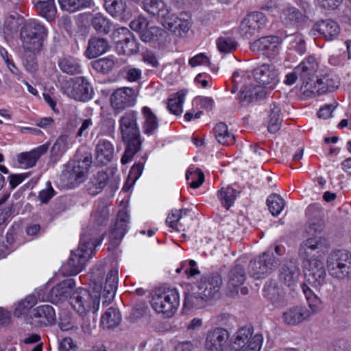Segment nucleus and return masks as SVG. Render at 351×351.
Instances as JSON below:
<instances>
[{
	"instance_id": "obj_50",
	"label": "nucleus",
	"mask_w": 351,
	"mask_h": 351,
	"mask_svg": "<svg viewBox=\"0 0 351 351\" xmlns=\"http://www.w3.org/2000/svg\"><path fill=\"white\" fill-rule=\"evenodd\" d=\"M109 179L108 174L105 171H99L93 182V187L88 189L89 193L92 195L99 193L107 184Z\"/></svg>"
},
{
	"instance_id": "obj_35",
	"label": "nucleus",
	"mask_w": 351,
	"mask_h": 351,
	"mask_svg": "<svg viewBox=\"0 0 351 351\" xmlns=\"http://www.w3.org/2000/svg\"><path fill=\"white\" fill-rule=\"evenodd\" d=\"M95 32L101 35H107L114 27V23L101 13L93 14L90 21Z\"/></svg>"
},
{
	"instance_id": "obj_6",
	"label": "nucleus",
	"mask_w": 351,
	"mask_h": 351,
	"mask_svg": "<svg viewBox=\"0 0 351 351\" xmlns=\"http://www.w3.org/2000/svg\"><path fill=\"white\" fill-rule=\"evenodd\" d=\"M46 28L36 20L27 21L21 27L20 39L23 47L29 51H39L47 36Z\"/></svg>"
},
{
	"instance_id": "obj_26",
	"label": "nucleus",
	"mask_w": 351,
	"mask_h": 351,
	"mask_svg": "<svg viewBox=\"0 0 351 351\" xmlns=\"http://www.w3.org/2000/svg\"><path fill=\"white\" fill-rule=\"evenodd\" d=\"M311 317V312L302 306L289 308L282 314V321L289 326H297Z\"/></svg>"
},
{
	"instance_id": "obj_14",
	"label": "nucleus",
	"mask_w": 351,
	"mask_h": 351,
	"mask_svg": "<svg viewBox=\"0 0 351 351\" xmlns=\"http://www.w3.org/2000/svg\"><path fill=\"white\" fill-rule=\"evenodd\" d=\"M263 295L276 308H282L288 304L285 292L275 280L266 281L263 288Z\"/></svg>"
},
{
	"instance_id": "obj_12",
	"label": "nucleus",
	"mask_w": 351,
	"mask_h": 351,
	"mask_svg": "<svg viewBox=\"0 0 351 351\" xmlns=\"http://www.w3.org/2000/svg\"><path fill=\"white\" fill-rule=\"evenodd\" d=\"M222 285V279L218 274H212L202 276L196 282V289L208 301L217 298Z\"/></svg>"
},
{
	"instance_id": "obj_30",
	"label": "nucleus",
	"mask_w": 351,
	"mask_h": 351,
	"mask_svg": "<svg viewBox=\"0 0 351 351\" xmlns=\"http://www.w3.org/2000/svg\"><path fill=\"white\" fill-rule=\"evenodd\" d=\"M109 48V43L106 38L94 36L88 40L84 55L87 58L93 59L105 53Z\"/></svg>"
},
{
	"instance_id": "obj_16",
	"label": "nucleus",
	"mask_w": 351,
	"mask_h": 351,
	"mask_svg": "<svg viewBox=\"0 0 351 351\" xmlns=\"http://www.w3.org/2000/svg\"><path fill=\"white\" fill-rule=\"evenodd\" d=\"M92 217L94 221L93 227L87 228L82 234H86L91 239H94L95 238L101 241L103 237H98L97 236L101 228L105 227L108 224L109 220V208L108 206L104 203L98 204Z\"/></svg>"
},
{
	"instance_id": "obj_64",
	"label": "nucleus",
	"mask_w": 351,
	"mask_h": 351,
	"mask_svg": "<svg viewBox=\"0 0 351 351\" xmlns=\"http://www.w3.org/2000/svg\"><path fill=\"white\" fill-rule=\"evenodd\" d=\"M142 60L152 67L157 68L159 66L158 58L152 51H146L142 53Z\"/></svg>"
},
{
	"instance_id": "obj_54",
	"label": "nucleus",
	"mask_w": 351,
	"mask_h": 351,
	"mask_svg": "<svg viewBox=\"0 0 351 351\" xmlns=\"http://www.w3.org/2000/svg\"><path fill=\"white\" fill-rule=\"evenodd\" d=\"M189 213V210L187 208L172 211L171 213L168 215L166 223H168L170 227L175 229L181 218L183 216L187 215Z\"/></svg>"
},
{
	"instance_id": "obj_38",
	"label": "nucleus",
	"mask_w": 351,
	"mask_h": 351,
	"mask_svg": "<svg viewBox=\"0 0 351 351\" xmlns=\"http://www.w3.org/2000/svg\"><path fill=\"white\" fill-rule=\"evenodd\" d=\"M34 6L37 13L47 21L55 18L57 10L54 0H37Z\"/></svg>"
},
{
	"instance_id": "obj_55",
	"label": "nucleus",
	"mask_w": 351,
	"mask_h": 351,
	"mask_svg": "<svg viewBox=\"0 0 351 351\" xmlns=\"http://www.w3.org/2000/svg\"><path fill=\"white\" fill-rule=\"evenodd\" d=\"M191 177H193V180L190 183V186L193 189L199 187L204 181V175L203 172L199 169L193 171L188 170L186 173V178L188 180H189Z\"/></svg>"
},
{
	"instance_id": "obj_45",
	"label": "nucleus",
	"mask_w": 351,
	"mask_h": 351,
	"mask_svg": "<svg viewBox=\"0 0 351 351\" xmlns=\"http://www.w3.org/2000/svg\"><path fill=\"white\" fill-rule=\"evenodd\" d=\"M214 133L220 144L230 145L235 141V136L228 132V126L223 122H220L215 125Z\"/></svg>"
},
{
	"instance_id": "obj_43",
	"label": "nucleus",
	"mask_w": 351,
	"mask_h": 351,
	"mask_svg": "<svg viewBox=\"0 0 351 351\" xmlns=\"http://www.w3.org/2000/svg\"><path fill=\"white\" fill-rule=\"evenodd\" d=\"M121 321V315L117 308L110 307L102 315L101 324L104 328H114L119 325Z\"/></svg>"
},
{
	"instance_id": "obj_61",
	"label": "nucleus",
	"mask_w": 351,
	"mask_h": 351,
	"mask_svg": "<svg viewBox=\"0 0 351 351\" xmlns=\"http://www.w3.org/2000/svg\"><path fill=\"white\" fill-rule=\"evenodd\" d=\"M263 343V337L261 334H256L249 338L246 351H259Z\"/></svg>"
},
{
	"instance_id": "obj_42",
	"label": "nucleus",
	"mask_w": 351,
	"mask_h": 351,
	"mask_svg": "<svg viewBox=\"0 0 351 351\" xmlns=\"http://www.w3.org/2000/svg\"><path fill=\"white\" fill-rule=\"evenodd\" d=\"M58 66L62 72L68 75H77L82 73L79 61L71 56L60 58L58 61Z\"/></svg>"
},
{
	"instance_id": "obj_40",
	"label": "nucleus",
	"mask_w": 351,
	"mask_h": 351,
	"mask_svg": "<svg viewBox=\"0 0 351 351\" xmlns=\"http://www.w3.org/2000/svg\"><path fill=\"white\" fill-rule=\"evenodd\" d=\"M60 8L69 12H75L90 8L95 5L93 0H58Z\"/></svg>"
},
{
	"instance_id": "obj_5",
	"label": "nucleus",
	"mask_w": 351,
	"mask_h": 351,
	"mask_svg": "<svg viewBox=\"0 0 351 351\" xmlns=\"http://www.w3.org/2000/svg\"><path fill=\"white\" fill-rule=\"evenodd\" d=\"M150 304L156 312L162 313L166 317H171L179 306L178 291L176 289H156L152 293Z\"/></svg>"
},
{
	"instance_id": "obj_23",
	"label": "nucleus",
	"mask_w": 351,
	"mask_h": 351,
	"mask_svg": "<svg viewBox=\"0 0 351 351\" xmlns=\"http://www.w3.org/2000/svg\"><path fill=\"white\" fill-rule=\"evenodd\" d=\"M269 94L268 88L262 85L246 86L239 92V100L242 105H247L253 101H260Z\"/></svg>"
},
{
	"instance_id": "obj_21",
	"label": "nucleus",
	"mask_w": 351,
	"mask_h": 351,
	"mask_svg": "<svg viewBox=\"0 0 351 351\" xmlns=\"http://www.w3.org/2000/svg\"><path fill=\"white\" fill-rule=\"evenodd\" d=\"M279 44L280 39L278 36H268L253 42L250 49L254 52H262L269 57H274L278 51Z\"/></svg>"
},
{
	"instance_id": "obj_27",
	"label": "nucleus",
	"mask_w": 351,
	"mask_h": 351,
	"mask_svg": "<svg viewBox=\"0 0 351 351\" xmlns=\"http://www.w3.org/2000/svg\"><path fill=\"white\" fill-rule=\"evenodd\" d=\"M328 247L327 240L322 237H311L305 240L300 245L299 254L305 259H308L312 252L317 250L324 252Z\"/></svg>"
},
{
	"instance_id": "obj_56",
	"label": "nucleus",
	"mask_w": 351,
	"mask_h": 351,
	"mask_svg": "<svg viewBox=\"0 0 351 351\" xmlns=\"http://www.w3.org/2000/svg\"><path fill=\"white\" fill-rule=\"evenodd\" d=\"M160 19L162 20V24L165 28L173 32L177 31L178 26H179L178 23H180V19L177 16L169 12L168 15H166L165 17H161Z\"/></svg>"
},
{
	"instance_id": "obj_3",
	"label": "nucleus",
	"mask_w": 351,
	"mask_h": 351,
	"mask_svg": "<svg viewBox=\"0 0 351 351\" xmlns=\"http://www.w3.org/2000/svg\"><path fill=\"white\" fill-rule=\"evenodd\" d=\"M101 240L91 239L82 234L77 251H72L67 263L62 266V272L67 276H73L80 273L85 266L86 261L95 253V247L100 245Z\"/></svg>"
},
{
	"instance_id": "obj_48",
	"label": "nucleus",
	"mask_w": 351,
	"mask_h": 351,
	"mask_svg": "<svg viewBox=\"0 0 351 351\" xmlns=\"http://www.w3.org/2000/svg\"><path fill=\"white\" fill-rule=\"evenodd\" d=\"M114 66L111 58H103L91 62L92 68L97 73L106 75L109 73Z\"/></svg>"
},
{
	"instance_id": "obj_34",
	"label": "nucleus",
	"mask_w": 351,
	"mask_h": 351,
	"mask_svg": "<svg viewBox=\"0 0 351 351\" xmlns=\"http://www.w3.org/2000/svg\"><path fill=\"white\" fill-rule=\"evenodd\" d=\"M106 10L113 17L123 19L130 16V12L125 0H105Z\"/></svg>"
},
{
	"instance_id": "obj_33",
	"label": "nucleus",
	"mask_w": 351,
	"mask_h": 351,
	"mask_svg": "<svg viewBox=\"0 0 351 351\" xmlns=\"http://www.w3.org/2000/svg\"><path fill=\"white\" fill-rule=\"evenodd\" d=\"M128 220L129 215L126 211H119L114 228L110 233V239L115 240L116 244L119 243L127 232Z\"/></svg>"
},
{
	"instance_id": "obj_47",
	"label": "nucleus",
	"mask_w": 351,
	"mask_h": 351,
	"mask_svg": "<svg viewBox=\"0 0 351 351\" xmlns=\"http://www.w3.org/2000/svg\"><path fill=\"white\" fill-rule=\"evenodd\" d=\"M239 192L231 186L222 187L218 191V197L221 204L227 210L233 204Z\"/></svg>"
},
{
	"instance_id": "obj_60",
	"label": "nucleus",
	"mask_w": 351,
	"mask_h": 351,
	"mask_svg": "<svg viewBox=\"0 0 351 351\" xmlns=\"http://www.w3.org/2000/svg\"><path fill=\"white\" fill-rule=\"evenodd\" d=\"M146 161V157L143 156L141 160L135 163L131 168L129 176L135 182L141 175L144 169V164Z\"/></svg>"
},
{
	"instance_id": "obj_57",
	"label": "nucleus",
	"mask_w": 351,
	"mask_h": 351,
	"mask_svg": "<svg viewBox=\"0 0 351 351\" xmlns=\"http://www.w3.org/2000/svg\"><path fill=\"white\" fill-rule=\"evenodd\" d=\"M286 20L290 24H300L304 21V15L298 9L291 8L287 10Z\"/></svg>"
},
{
	"instance_id": "obj_52",
	"label": "nucleus",
	"mask_w": 351,
	"mask_h": 351,
	"mask_svg": "<svg viewBox=\"0 0 351 351\" xmlns=\"http://www.w3.org/2000/svg\"><path fill=\"white\" fill-rule=\"evenodd\" d=\"M185 93L180 91L177 93L174 98L169 99L168 108L169 111L176 114L179 115L182 112V104L184 103Z\"/></svg>"
},
{
	"instance_id": "obj_8",
	"label": "nucleus",
	"mask_w": 351,
	"mask_h": 351,
	"mask_svg": "<svg viewBox=\"0 0 351 351\" xmlns=\"http://www.w3.org/2000/svg\"><path fill=\"white\" fill-rule=\"evenodd\" d=\"M63 93L69 97L86 102L92 99L94 91L90 82L84 77H77L67 81L62 87Z\"/></svg>"
},
{
	"instance_id": "obj_28",
	"label": "nucleus",
	"mask_w": 351,
	"mask_h": 351,
	"mask_svg": "<svg viewBox=\"0 0 351 351\" xmlns=\"http://www.w3.org/2000/svg\"><path fill=\"white\" fill-rule=\"evenodd\" d=\"M311 32L313 35L318 32L326 40H332L335 39L340 32L338 24L330 19L317 22L312 27Z\"/></svg>"
},
{
	"instance_id": "obj_36",
	"label": "nucleus",
	"mask_w": 351,
	"mask_h": 351,
	"mask_svg": "<svg viewBox=\"0 0 351 351\" xmlns=\"http://www.w3.org/2000/svg\"><path fill=\"white\" fill-rule=\"evenodd\" d=\"M143 8L149 15L160 19L169 14V8L163 0H143Z\"/></svg>"
},
{
	"instance_id": "obj_13",
	"label": "nucleus",
	"mask_w": 351,
	"mask_h": 351,
	"mask_svg": "<svg viewBox=\"0 0 351 351\" xmlns=\"http://www.w3.org/2000/svg\"><path fill=\"white\" fill-rule=\"evenodd\" d=\"M266 22L267 19L265 14L261 12H254L247 14L239 26L241 36L245 39L250 38L259 32Z\"/></svg>"
},
{
	"instance_id": "obj_20",
	"label": "nucleus",
	"mask_w": 351,
	"mask_h": 351,
	"mask_svg": "<svg viewBox=\"0 0 351 351\" xmlns=\"http://www.w3.org/2000/svg\"><path fill=\"white\" fill-rule=\"evenodd\" d=\"M97 268H102L104 272V275H105L104 267L103 266H99L95 267L93 269L94 271L95 269ZM104 276H103V279L101 280L102 283V289L101 291H99V294L101 295V297L104 298L103 304L106 305L109 304L115 295V292L117 289L118 285V270L117 269H111L106 275L105 278V283L104 285Z\"/></svg>"
},
{
	"instance_id": "obj_58",
	"label": "nucleus",
	"mask_w": 351,
	"mask_h": 351,
	"mask_svg": "<svg viewBox=\"0 0 351 351\" xmlns=\"http://www.w3.org/2000/svg\"><path fill=\"white\" fill-rule=\"evenodd\" d=\"M141 70L130 66H125L123 69V77L130 82H137L141 77Z\"/></svg>"
},
{
	"instance_id": "obj_46",
	"label": "nucleus",
	"mask_w": 351,
	"mask_h": 351,
	"mask_svg": "<svg viewBox=\"0 0 351 351\" xmlns=\"http://www.w3.org/2000/svg\"><path fill=\"white\" fill-rule=\"evenodd\" d=\"M246 279L245 267L237 263L230 270L228 274V283L230 285L237 287L243 284Z\"/></svg>"
},
{
	"instance_id": "obj_53",
	"label": "nucleus",
	"mask_w": 351,
	"mask_h": 351,
	"mask_svg": "<svg viewBox=\"0 0 351 351\" xmlns=\"http://www.w3.org/2000/svg\"><path fill=\"white\" fill-rule=\"evenodd\" d=\"M218 49L223 53H231L237 47V43L230 37H220L217 42Z\"/></svg>"
},
{
	"instance_id": "obj_1",
	"label": "nucleus",
	"mask_w": 351,
	"mask_h": 351,
	"mask_svg": "<svg viewBox=\"0 0 351 351\" xmlns=\"http://www.w3.org/2000/svg\"><path fill=\"white\" fill-rule=\"evenodd\" d=\"M104 271L102 268H97L91 274L90 282L93 291L90 293L84 289H80L71 296V304L73 308L82 317L87 315L88 313L93 311V324L95 327V317L94 314L98 311L101 295L99 291L102 289L101 280Z\"/></svg>"
},
{
	"instance_id": "obj_9",
	"label": "nucleus",
	"mask_w": 351,
	"mask_h": 351,
	"mask_svg": "<svg viewBox=\"0 0 351 351\" xmlns=\"http://www.w3.org/2000/svg\"><path fill=\"white\" fill-rule=\"evenodd\" d=\"M138 90L133 88H118L110 97V106L115 114L123 112L128 108L135 105Z\"/></svg>"
},
{
	"instance_id": "obj_49",
	"label": "nucleus",
	"mask_w": 351,
	"mask_h": 351,
	"mask_svg": "<svg viewBox=\"0 0 351 351\" xmlns=\"http://www.w3.org/2000/svg\"><path fill=\"white\" fill-rule=\"evenodd\" d=\"M271 213L274 216L278 215L285 206V202L280 195L272 194L267 200Z\"/></svg>"
},
{
	"instance_id": "obj_62",
	"label": "nucleus",
	"mask_w": 351,
	"mask_h": 351,
	"mask_svg": "<svg viewBox=\"0 0 351 351\" xmlns=\"http://www.w3.org/2000/svg\"><path fill=\"white\" fill-rule=\"evenodd\" d=\"M63 147L60 141L58 140L52 146L51 149L50 160L53 163L56 162L60 160V157L63 154Z\"/></svg>"
},
{
	"instance_id": "obj_59",
	"label": "nucleus",
	"mask_w": 351,
	"mask_h": 351,
	"mask_svg": "<svg viewBox=\"0 0 351 351\" xmlns=\"http://www.w3.org/2000/svg\"><path fill=\"white\" fill-rule=\"evenodd\" d=\"M149 22L145 17L139 16L130 23V27L132 30L138 32L140 36L149 26Z\"/></svg>"
},
{
	"instance_id": "obj_29",
	"label": "nucleus",
	"mask_w": 351,
	"mask_h": 351,
	"mask_svg": "<svg viewBox=\"0 0 351 351\" xmlns=\"http://www.w3.org/2000/svg\"><path fill=\"white\" fill-rule=\"evenodd\" d=\"M120 30L124 35V38L117 42V49L119 53L128 56L136 53L138 47L133 34L125 27H121Z\"/></svg>"
},
{
	"instance_id": "obj_2",
	"label": "nucleus",
	"mask_w": 351,
	"mask_h": 351,
	"mask_svg": "<svg viewBox=\"0 0 351 351\" xmlns=\"http://www.w3.org/2000/svg\"><path fill=\"white\" fill-rule=\"evenodd\" d=\"M138 112L128 110L119 119V130L125 144V150L121 157L122 164L129 162L134 156L141 150L142 140L137 123Z\"/></svg>"
},
{
	"instance_id": "obj_15",
	"label": "nucleus",
	"mask_w": 351,
	"mask_h": 351,
	"mask_svg": "<svg viewBox=\"0 0 351 351\" xmlns=\"http://www.w3.org/2000/svg\"><path fill=\"white\" fill-rule=\"evenodd\" d=\"M300 269L295 259L284 260L278 269L279 280L285 286L294 287L298 281Z\"/></svg>"
},
{
	"instance_id": "obj_11",
	"label": "nucleus",
	"mask_w": 351,
	"mask_h": 351,
	"mask_svg": "<svg viewBox=\"0 0 351 351\" xmlns=\"http://www.w3.org/2000/svg\"><path fill=\"white\" fill-rule=\"evenodd\" d=\"M317 70L318 64L313 57L307 58L296 66V73L299 74V77L302 82L301 90L304 94L308 95L311 90L309 87L315 82L314 79Z\"/></svg>"
},
{
	"instance_id": "obj_51",
	"label": "nucleus",
	"mask_w": 351,
	"mask_h": 351,
	"mask_svg": "<svg viewBox=\"0 0 351 351\" xmlns=\"http://www.w3.org/2000/svg\"><path fill=\"white\" fill-rule=\"evenodd\" d=\"M37 303V298L33 295L27 296L24 300H21L17 305L14 311L16 317H21L26 313V312L32 308Z\"/></svg>"
},
{
	"instance_id": "obj_24",
	"label": "nucleus",
	"mask_w": 351,
	"mask_h": 351,
	"mask_svg": "<svg viewBox=\"0 0 351 351\" xmlns=\"http://www.w3.org/2000/svg\"><path fill=\"white\" fill-rule=\"evenodd\" d=\"M114 154L112 143L108 140L100 139L95 146V162L99 166L107 165L113 160Z\"/></svg>"
},
{
	"instance_id": "obj_19",
	"label": "nucleus",
	"mask_w": 351,
	"mask_h": 351,
	"mask_svg": "<svg viewBox=\"0 0 351 351\" xmlns=\"http://www.w3.org/2000/svg\"><path fill=\"white\" fill-rule=\"evenodd\" d=\"M229 332L221 327L208 331L205 340V348L208 351H223L229 339Z\"/></svg>"
},
{
	"instance_id": "obj_17",
	"label": "nucleus",
	"mask_w": 351,
	"mask_h": 351,
	"mask_svg": "<svg viewBox=\"0 0 351 351\" xmlns=\"http://www.w3.org/2000/svg\"><path fill=\"white\" fill-rule=\"evenodd\" d=\"M340 81L337 75L328 73L317 78L313 85L310 86L311 90L308 95L319 96L327 93L335 91L339 88Z\"/></svg>"
},
{
	"instance_id": "obj_39",
	"label": "nucleus",
	"mask_w": 351,
	"mask_h": 351,
	"mask_svg": "<svg viewBox=\"0 0 351 351\" xmlns=\"http://www.w3.org/2000/svg\"><path fill=\"white\" fill-rule=\"evenodd\" d=\"M141 112L144 119L142 125L143 132L147 135H152L158 127L157 117L147 106L143 107Z\"/></svg>"
},
{
	"instance_id": "obj_22",
	"label": "nucleus",
	"mask_w": 351,
	"mask_h": 351,
	"mask_svg": "<svg viewBox=\"0 0 351 351\" xmlns=\"http://www.w3.org/2000/svg\"><path fill=\"white\" fill-rule=\"evenodd\" d=\"M29 317L39 326H47L55 324L56 313L50 305H42L29 312Z\"/></svg>"
},
{
	"instance_id": "obj_7",
	"label": "nucleus",
	"mask_w": 351,
	"mask_h": 351,
	"mask_svg": "<svg viewBox=\"0 0 351 351\" xmlns=\"http://www.w3.org/2000/svg\"><path fill=\"white\" fill-rule=\"evenodd\" d=\"M329 274L338 280L351 279V253L344 250L331 252L327 257Z\"/></svg>"
},
{
	"instance_id": "obj_18",
	"label": "nucleus",
	"mask_w": 351,
	"mask_h": 351,
	"mask_svg": "<svg viewBox=\"0 0 351 351\" xmlns=\"http://www.w3.org/2000/svg\"><path fill=\"white\" fill-rule=\"evenodd\" d=\"M306 280L314 287L325 282L326 273L324 263L317 258H310L304 272Z\"/></svg>"
},
{
	"instance_id": "obj_41",
	"label": "nucleus",
	"mask_w": 351,
	"mask_h": 351,
	"mask_svg": "<svg viewBox=\"0 0 351 351\" xmlns=\"http://www.w3.org/2000/svg\"><path fill=\"white\" fill-rule=\"evenodd\" d=\"M252 335V330L250 328H242L236 333L234 340L231 344L232 351H246L249 338Z\"/></svg>"
},
{
	"instance_id": "obj_44",
	"label": "nucleus",
	"mask_w": 351,
	"mask_h": 351,
	"mask_svg": "<svg viewBox=\"0 0 351 351\" xmlns=\"http://www.w3.org/2000/svg\"><path fill=\"white\" fill-rule=\"evenodd\" d=\"M208 301L205 297L199 293V291L197 289L196 291L186 293L184 309L189 311L192 308L198 309L203 308Z\"/></svg>"
},
{
	"instance_id": "obj_63",
	"label": "nucleus",
	"mask_w": 351,
	"mask_h": 351,
	"mask_svg": "<svg viewBox=\"0 0 351 351\" xmlns=\"http://www.w3.org/2000/svg\"><path fill=\"white\" fill-rule=\"evenodd\" d=\"M54 194L55 191L51 182L49 181L47 182V188L39 193L38 199L42 203L47 204Z\"/></svg>"
},
{
	"instance_id": "obj_31",
	"label": "nucleus",
	"mask_w": 351,
	"mask_h": 351,
	"mask_svg": "<svg viewBox=\"0 0 351 351\" xmlns=\"http://www.w3.org/2000/svg\"><path fill=\"white\" fill-rule=\"evenodd\" d=\"M278 73L274 66L269 64H262L254 70V77L260 85L275 84L277 82Z\"/></svg>"
},
{
	"instance_id": "obj_37",
	"label": "nucleus",
	"mask_w": 351,
	"mask_h": 351,
	"mask_svg": "<svg viewBox=\"0 0 351 351\" xmlns=\"http://www.w3.org/2000/svg\"><path fill=\"white\" fill-rule=\"evenodd\" d=\"M167 36L168 33L166 30L156 26H148L141 33L140 38L145 43H155L165 41Z\"/></svg>"
},
{
	"instance_id": "obj_4",
	"label": "nucleus",
	"mask_w": 351,
	"mask_h": 351,
	"mask_svg": "<svg viewBox=\"0 0 351 351\" xmlns=\"http://www.w3.org/2000/svg\"><path fill=\"white\" fill-rule=\"evenodd\" d=\"M92 154L90 152L81 154L79 151L74 158L70 160L62 171V176L70 187H75L84 182L91 166Z\"/></svg>"
},
{
	"instance_id": "obj_10",
	"label": "nucleus",
	"mask_w": 351,
	"mask_h": 351,
	"mask_svg": "<svg viewBox=\"0 0 351 351\" xmlns=\"http://www.w3.org/2000/svg\"><path fill=\"white\" fill-rule=\"evenodd\" d=\"M278 259L269 252H265L257 258L252 260L248 265L250 275L256 278H265L271 273L276 267Z\"/></svg>"
},
{
	"instance_id": "obj_32",
	"label": "nucleus",
	"mask_w": 351,
	"mask_h": 351,
	"mask_svg": "<svg viewBox=\"0 0 351 351\" xmlns=\"http://www.w3.org/2000/svg\"><path fill=\"white\" fill-rule=\"evenodd\" d=\"M48 148L49 145L44 144L31 152L21 153L18 156V161L26 168L33 167L40 156L47 152Z\"/></svg>"
},
{
	"instance_id": "obj_25",
	"label": "nucleus",
	"mask_w": 351,
	"mask_h": 351,
	"mask_svg": "<svg viewBox=\"0 0 351 351\" xmlns=\"http://www.w3.org/2000/svg\"><path fill=\"white\" fill-rule=\"evenodd\" d=\"M75 280L66 279L53 287L48 293V298L52 303H58L66 300L75 287Z\"/></svg>"
}]
</instances>
